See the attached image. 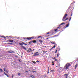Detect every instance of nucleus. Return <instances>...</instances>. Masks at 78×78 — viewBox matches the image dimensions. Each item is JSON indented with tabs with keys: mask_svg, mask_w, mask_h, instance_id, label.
Masks as SVG:
<instances>
[{
	"mask_svg": "<svg viewBox=\"0 0 78 78\" xmlns=\"http://www.w3.org/2000/svg\"><path fill=\"white\" fill-rule=\"evenodd\" d=\"M24 40H26V39H27V40H29L30 41V40H33V39H34V36L32 37H24L23 38Z\"/></svg>",
	"mask_w": 78,
	"mask_h": 78,
	"instance_id": "f257e3e1",
	"label": "nucleus"
},
{
	"mask_svg": "<svg viewBox=\"0 0 78 78\" xmlns=\"http://www.w3.org/2000/svg\"><path fill=\"white\" fill-rule=\"evenodd\" d=\"M67 16V14H65L64 15V16L63 17V18L62 19V21H66V20H68V19H69V18H68L66 19H65L66 18Z\"/></svg>",
	"mask_w": 78,
	"mask_h": 78,
	"instance_id": "f03ea898",
	"label": "nucleus"
},
{
	"mask_svg": "<svg viewBox=\"0 0 78 78\" xmlns=\"http://www.w3.org/2000/svg\"><path fill=\"white\" fill-rule=\"evenodd\" d=\"M39 52H36V53H35V54L34 55V56H39Z\"/></svg>",
	"mask_w": 78,
	"mask_h": 78,
	"instance_id": "7ed1b4c3",
	"label": "nucleus"
},
{
	"mask_svg": "<svg viewBox=\"0 0 78 78\" xmlns=\"http://www.w3.org/2000/svg\"><path fill=\"white\" fill-rule=\"evenodd\" d=\"M64 68L65 69L67 70V69H69V66L67 65V64H66V65H65L64 67Z\"/></svg>",
	"mask_w": 78,
	"mask_h": 78,
	"instance_id": "20e7f679",
	"label": "nucleus"
},
{
	"mask_svg": "<svg viewBox=\"0 0 78 78\" xmlns=\"http://www.w3.org/2000/svg\"><path fill=\"white\" fill-rule=\"evenodd\" d=\"M8 53H14V51H8Z\"/></svg>",
	"mask_w": 78,
	"mask_h": 78,
	"instance_id": "39448f33",
	"label": "nucleus"
},
{
	"mask_svg": "<svg viewBox=\"0 0 78 78\" xmlns=\"http://www.w3.org/2000/svg\"><path fill=\"white\" fill-rule=\"evenodd\" d=\"M23 44H24V42H22V43H19V45H21V46H22V45H23Z\"/></svg>",
	"mask_w": 78,
	"mask_h": 78,
	"instance_id": "423d86ee",
	"label": "nucleus"
},
{
	"mask_svg": "<svg viewBox=\"0 0 78 78\" xmlns=\"http://www.w3.org/2000/svg\"><path fill=\"white\" fill-rule=\"evenodd\" d=\"M64 76L66 77V78H67V76H68V74H65L64 75Z\"/></svg>",
	"mask_w": 78,
	"mask_h": 78,
	"instance_id": "0eeeda50",
	"label": "nucleus"
},
{
	"mask_svg": "<svg viewBox=\"0 0 78 78\" xmlns=\"http://www.w3.org/2000/svg\"><path fill=\"white\" fill-rule=\"evenodd\" d=\"M55 47H56V44L54 45V46L51 48V49L50 50V51H51L52 49L54 48H55Z\"/></svg>",
	"mask_w": 78,
	"mask_h": 78,
	"instance_id": "6e6552de",
	"label": "nucleus"
},
{
	"mask_svg": "<svg viewBox=\"0 0 78 78\" xmlns=\"http://www.w3.org/2000/svg\"><path fill=\"white\" fill-rule=\"evenodd\" d=\"M59 72H61V71H62V68L60 67L59 68Z\"/></svg>",
	"mask_w": 78,
	"mask_h": 78,
	"instance_id": "1a4fd4ad",
	"label": "nucleus"
},
{
	"mask_svg": "<svg viewBox=\"0 0 78 78\" xmlns=\"http://www.w3.org/2000/svg\"><path fill=\"white\" fill-rule=\"evenodd\" d=\"M32 42H33V43H36V40H34L33 41H32Z\"/></svg>",
	"mask_w": 78,
	"mask_h": 78,
	"instance_id": "9d476101",
	"label": "nucleus"
},
{
	"mask_svg": "<svg viewBox=\"0 0 78 78\" xmlns=\"http://www.w3.org/2000/svg\"><path fill=\"white\" fill-rule=\"evenodd\" d=\"M4 73L5 75H6L7 77H9V76L8 75H7L6 73H5V72H4Z\"/></svg>",
	"mask_w": 78,
	"mask_h": 78,
	"instance_id": "9b49d317",
	"label": "nucleus"
},
{
	"mask_svg": "<svg viewBox=\"0 0 78 78\" xmlns=\"http://www.w3.org/2000/svg\"><path fill=\"white\" fill-rule=\"evenodd\" d=\"M9 42H14V41L12 40H10L9 41Z\"/></svg>",
	"mask_w": 78,
	"mask_h": 78,
	"instance_id": "f8f14e48",
	"label": "nucleus"
},
{
	"mask_svg": "<svg viewBox=\"0 0 78 78\" xmlns=\"http://www.w3.org/2000/svg\"><path fill=\"white\" fill-rule=\"evenodd\" d=\"M39 42H40V43H42V42H43V41L42 40H38Z\"/></svg>",
	"mask_w": 78,
	"mask_h": 78,
	"instance_id": "ddd939ff",
	"label": "nucleus"
},
{
	"mask_svg": "<svg viewBox=\"0 0 78 78\" xmlns=\"http://www.w3.org/2000/svg\"><path fill=\"white\" fill-rule=\"evenodd\" d=\"M69 23L67 24L66 26V27H65V28H67V27H69Z\"/></svg>",
	"mask_w": 78,
	"mask_h": 78,
	"instance_id": "4468645a",
	"label": "nucleus"
},
{
	"mask_svg": "<svg viewBox=\"0 0 78 78\" xmlns=\"http://www.w3.org/2000/svg\"><path fill=\"white\" fill-rule=\"evenodd\" d=\"M69 64H70V63H68L67 64H67V66H68V67H70V66H71V65Z\"/></svg>",
	"mask_w": 78,
	"mask_h": 78,
	"instance_id": "2eb2a0df",
	"label": "nucleus"
},
{
	"mask_svg": "<svg viewBox=\"0 0 78 78\" xmlns=\"http://www.w3.org/2000/svg\"><path fill=\"white\" fill-rule=\"evenodd\" d=\"M22 47L23 48V49H24V50H26V48H25V47H24V46H22Z\"/></svg>",
	"mask_w": 78,
	"mask_h": 78,
	"instance_id": "dca6fc26",
	"label": "nucleus"
},
{
	"mask_svg": "<svg viewBox=\"0 0 78 78\" xmlns=\"http://www.w3.org/2000/svg\"><path fill=\"white\" fill-rule=\"evenodd\" d=\"M30 77H31V78H34V76L33 75H31L30 76Z\"/></svg>",
	"mask_w": 78,
	"mask_h": 78,
	"instance_id": "f3484780",
	"label": "nucleus"
},
{
	"mask_svg": "<svg viewBox=\"0 0 78 78\" xmlns=\"http://www.w3.org/2000/svg\"><path fill=\"white\" fill-rule=\"evenodd\" d=\"M54 31H55V32H57V31H59V30H58L56 29H55L54 30Z\"/></svg>",
	"mask_w": 78,
	"mask_h": 78,
	"instance_id": "a211bd4d",
	"label": "nucleus"
},
{
	"mask_svg": "<svg viewBox=\"0 0 78 78\" xmlns=\"http://www.w3.org/2000/svg\"><path fill=\"white\" fill-rule=\"evenodd\" d=\"M30 52H32V51H30L29 50H27V53H30Z\"/></svg>",
	"mask_w": 78,
	"mask_h": 78,
	"instance_id": "6ab92c4d",
	"label": "nucleus"
},
{
	"mask_svg": "<svg viewBox=\"0 0 78 78\" xmlns=\"http://www.w3.org/2000/svg\"><path fill=\"white\" fill-rule=\"evenodd\" d=\"M78 64H76L75 66V69H76V68L77 67V66H78Z\"/></svg>",
	"mask_w": 78,
	"mask_h": 78,
	"instance_id": "aec40b11",
	"label": "nucleus"
},
{
	"mask_svg": "<svg viewBox=\"0 0 78 78\" xmlns=\"http://www.w3.org/2000/svg\"><path fill=\"white\" fill-rule=\"evenodd\" d=\"M66 23H61L60 24V25H64V24H65Z\"/></svg>",
	"mask_w": 78,
	"mask_h": 78,
	"instance_id": "412c9836",
	"label": "nucleus"
},
{
	"mask_svg": "<svg viewBox=\"0 0 78 78\" xmlns=\"http://www.w3.org/2000/svg\"><path fill=\"white\" fill-rule=\"evenodd\" d=\"M41 37H42V36H38L37 38V39H39V38H41Z\"/></svg>",
	"mask_w": 78,
	"mask_h": 78,
	"instance_id": "4be33fe9",
	"label": "nucleus"
},
{
	"mask_svg": "<svg viewBox=\"0 0 78 78\" xmlns=\"http://www.w3.org/2000/svg\"><path fill=\"white\" fill-rule=\"evenodd\" d=\"M43 52H44L43 54L44 55V54H45V53H47V51H43Z\"/></svg>",
	"mask_w": 78,
	"mask_h": 78,
	"instance_id": "5701e85b",
	"label": "nucleus"
},
{
	"mask_svg": "<svg viewBox=\"0 0 78 78\" xmlns=\"http://www.w3.org/2000/svg\"><path fill=\"white\" fill-rule=\"evenodd\" d=\"M29 50H30V51H33V50H31V48H29Z\"/></svg>",
	"mask_w": 78,
	"mask_h": 78,
	"instance_id": "b1692460",
	"label": "nucleus"
},
{
	"mask_svg": "<svg viewBox=\"0 0 78 78\" xmlns=\"http://www.w3.org/2000/svg\"><path fill=\"white\" fill-rule=\"evenodd\" d=\"M51 43L52 44H55V42H51Z\"/></svg>",
	"mask_w": 78,
	"mask_h": 78,
	"instance_id": "393cba45",
	"label": "nucleus"
},
{
	"mask_svg": "<svg viewBox=\"0 0 78 78\" xmlns=\"http://www.w3.org/2000/svg\"><path fill=\"white\" fill-rule=\"evenodd\" d=\"M51 72H55V71L53 70H51Z\"/></svg>",
	"mask_w": 78,
	"mask_h": 78,
	"instance_id": "a878e982",
	"label": "nucleus"
},
{
	"mask_svg": "<svg viewBox=\"0 0 78 78\" xmlns=\"http://www.w3.org/2000/svg\"><path fill=\"white\" fill-rule=\"evenodd\" d=\"M71 18H72V17H70V18L69 19V22H70V20H71Z\"/></svg>",
	"mask_w": 78,
	"mask_h": 78,
	"instance_id": "bb28decb",
	"label": "nucleus"
},
{
	"mask_svg": "<svg viewBox=\"0 0 78 78\" xmlns=\"http://www.w3.org/2000/svg\"><path fill=\"white\" fill-rule=\"evenodd\" d=\"M60 28V27H57V31L58 30H59V29H60V28Z\"/></svg>",
	"mask_w": 78,
	"mask_h": 78,
	"instance_id": "cd10ccee",
	"label": "nucleus"
},
{
	"mask_svg": "<svg viewBox=\"0 0 78 78\" xmlns=\"http://www.w3.org/2000/svg\"><path fill=\"white\" fill-rule=\"evenodd\" d=\"M18 75L19 76H20V73H18Z\"/></svg>",
	"mask_w": 78,
	"mask_h": 78,
	"instance_id": "c85d7f7f",
	"label": "nucleus"
},
{
	"mask_svg": "<svg viewBox=\"0 0 78 78\" xmlns=\"http://www.w3.org/2000/svg\"><path fill=\"white\" fill-rule=\"evenodd\" d=\"M1 37H4V39H6V37H5L1 36Z\"/></svg>",
	"mask_w": 78,
	"mask_h": 78,
	"instance_id": "c756f323",
	"label": "nucleus"
},
{
	"mask_svg": "<svg viewBox=\"0 0 78 78\" xmlns=\"http://www.w3.org/2000/svg\"><path fill=\"white\" fill-rule=\"evenodd\" d=\"M0 70L1 72H3V70H2V69H0Z\"/></svg>",
	"mask_w": 78,
	"mask_h": 78,
	"instance_id": "7c9ffc66",
	"label": "nucleus"
},
{
	"mask_svg": "<svg viewBox=\"0 0 78 78\" xmlns=\"http://www.w3.org/2000/svg\"><path fill=\"white\" fill-rule=\"evenodd\" d=\"M31 42H32V41H31L29 43V44H31Z\"/></svg>",
	"mask_w": 78,
	"mask_h": 78,
	"instance_id": "2f4dec72",
	"label": "nucleus"
},
{
	"mask_svg": "<svg viewBox=\"0 0 78 78\" xmlns=\"http://www.w3.org/2000/svg\"><path fill=\"white\" fill-rule=\"evenodd\" d=\"M55 61H57L58 62V59H57L56 58L55 60Z\"/></svg>",
	"mask_w": 78,
	"mask_h": 78,
	"instance_id": "473e14b6",
	"label": "nucleus"
},
{
	"mask_svg": "<svg viewBox=\"0 0 78 78\" xmlns=\"http://www.w3.org/2000/svg\"><path fill=\"white\" fill-rule=\"evenodd\" d=\"M58 66L59 67L60 66V64H59V63H58Z\"/></svg>",
	"mask_w": 78,
	"mask_h": 78,
	"instance_id": "72a5a7b5",
	"label": "nucleus"
},
{
	"mask_svg": "<svg viewBox=\"0 0 78 78\" xmlns=\"http://www.w3.org/2000/svg\"><path fill=\"white\" fill-rule=\"evenodd\" d=\"M36 62H39V61L38 60H37V61H36Z\"/></svg>",
	"mask_w": 78,
	"mask_h": 78,
	"instance_id": "f704fd0d",
	"label": "nucleus"
},
{
	"mask_svg": "<svg viewBox=\"0 0 78 78\" xmlns=\"http://www.w3.org/2000/svg\"><path fill=\"white\" fill-rule=\"evenodd\" d=\"M46 34H50V32H48L46 33Z\"/></svg>",
	"mask_w": 78,
	"mask_h": 78,
	"instance_id": "c9c22d12",
	"label": "nucleus"
},
{
	"mask_svg": "<svg viewBox=\"0 0 78 78\" xmlns=\"http://www.w3.org/2000/svg\"><path fill=\"white\" fill-rule=\"evenodd\" d=\"M25 72H27V73H28V71L26 70V71H25Z\"/></svg>",
	"mask_w": 78,
	"mask_h": 78,
	"instance_id": "e433bc0d",
	"label": "nucleus"
},
{
	"mask_svg": "<svg viewBox=\"0 0 78 78\" xmlns=\"http://www.w3.org/2000/svg\"><path fill=\"white\" fill-rule=\"evenodd\" d=\"M33 62H34V64H36V62H35L34 61Z\"/></svg>",
	"mask_w": 78,
	"mask_h": 78,
	"instance_id": "4c0bfd02",
	"label": "nucleus"
},
{
	"mask_svg": "<svg viewBox=\"0 0 78 78\" xmlns=\"http://www.w3.org/2000/svg\"><path fill=\"white\" fill-rule=\"evenodd\" d=\"M57 57H59V54H57Z\"/></svg>",
	"mask_w": 78,
	"mask_h": 78,
	"instance_id": "58836bf2",
	"label": "nucleus"
},
{
	"mask_svg": "<svg viewBox=\"0 0 78 78\" xmlns=\"http://www.w3.org/2000/svg\"><path fill=\"white\" fill-rule=\"evenodd\" d=\"M4 71H5V72H6V70H5V68H4Z\"/></svg>",
	"mask_w": 78,
	"mask_h": 78,
	"instance_id": "ea45409f",
	"label": "nucleus"
},
{
	"mask_svg": "<svg viewBox=\"0 0 78 78\" xmlns=\"http://www.w3.org/2000/svg\"><path fill=\"white\" fill-rule=\"evenodd\" d=\"M24 44V45H27V44H25V43H24V44Z\"/></svg>",
	"mask_w": 78,
	"mask_h": 78,
	"instance_id": "a19ab883",
	"label": "nucleus"
},
{
	"mask_svg": "<svg viewBox=\"0 0 78 78\" xmlns=\"http://www.w3.org/2000/svg\"><path fill=\"white\" fill-rule=\"evenodd\" d=\"M36 71H33V73H34V72H36Z\"/></svg>",
	"mask_w": 78,
	"mask_h": 78,
	"instance_id": "79ce46f5",
	"label": "nucleus"
},
{
	"mask_svg": "<svg viewBox=\"0 0 78 78\" xmlns=\"http://www.w3.org/2000/svg\"><path fill=\"white\" fill-rule=\"evenodd\" d=\"M6 73H8V71L7 70L6 71Z\"/></svg>",
	"mask_w": 78,
	"mask_h": 78,
	"instance_id": "37998d69",
	"label": "nucleus"
},
{
	"mask_svg": "<svg viewBox=\"0 0 78 78\" xmlns=\"http://www.w3.org/2000/svg\"><path fill=\"white\" fill-rule=\"evenodd\" d=\"M57 52V50H56L55 52V53H56Z\"/></svg>",
	"mask_w": 78,
	"mask_h": 78,
	"instance_id": "c03bdc74",
	"label": "nucleus"
},
{
	"mask_svg": "<svg viewBox=\"0 0 78 78\" xmlns=\"http://www.w3.org/2000/svg\"><path fill=\"white\" fill-rule=\"evenodd\" d=\"M49 70H50V69H49V67H48V71H49Z\"/></svg>",
	"mask_w": 78,
	"mask_h": 78,
	"instance_id": "a18cd8bd",
	"label": "nucleus"
},
{
	"mask_svg": "<svg viewBox=\"0 0 78 78\" xmlns=\"http://www.w3.org/2000/svg\"><path fill=\"white\" fill-rule=\"evenodd\" d=\"M49 73V71H48V74Z\"/></svg>",
	"mask_w": 78,
	"mask_h": 78,
	"instance_id": "49530a36",
	"label": "nucleus"
},
{
	"mask_svg": "<svg viewBox=\"0 0 78 78\" xmlns=\"http://www.w3.org/2000/svg\"><path fill=\"white\" fill-rule=\"evenodd\" d=\"M12 78H13V77H14V75H12Z\"/></svg>",
	"mask_w": 78,
	"mask_h": 78,
	"instance_id": "de8ad7c7",
	"label": "nucleus"
},
{
	"mask_svg": "<svg viewBox=\"0 0 78 78\" xmlns=\"http://www.w3.org/2000/svg\"><path fill=\"white\" fill-rule=\"evenodd\" d=\"M54 62H53V61H52V64L54 63Z\"/></svg>",
	"mask_w": 78,
	"mask_h": 78,
	"instance_id": "09e8293b",
	"label": "nucleus"
},
{
	"mask_svg": "<svg viewBox=\"0 0 78 78\" xmlns=\"http://www.w3.org/2000/svg\"><path fill=\"white\" fill-rule=\"evenodd\" d=\"M56 59V57H54V59Z\"/></svg>",
	"mask_w": 78,
	"mask_h": 78,
	"instance_id": "8fccbe9b",
	"label": "nucleus"
},
{
	"mask_svg": "<svg viewBox=\"0 0 78 78\" xmlns=\"http://www.w3.org/2000/svg\"><path fill=\"white\" fill-rule=\"evenodd\" d=\"M52 65H53V66H54V65H55V64L53 63V64H52Z\"/></svg>",
	"mask_w": 78,
	"mask_h": 78,
	"instance_id": "3c124183",
	"label": "nucleus"
},
{
	"mask_svg": "<svg viewBox=\"0 0 78 78\" xmlns=\"http://www.w3.org/2000/svg\"><path fill=\"white\" fill-rule=\"evenodd\" d=\"M72 14H72V13L71 14V15L70 16L71 17L72 16Z\"/></svg>",
	"mask_w": 78,
	"mask_h": 78,
	"instance_id": "603ef678",
	"label": "nucleus"
},
{
	"mask_svg": "<svg viewBox=\"0 0 78 78\" xmlns=\"http://www.w3.org/2000/svg\"><path fill=\"white\" fill-rule=\"evenodd\" d=\"M9 44H12V43H8Z\"/></svg>",
	"mask_w": 78,
	"mask_h": 78,
	"instance_id": "864d4df0",
	"label": "nucleus"
},
{
	"mask_svg": "<svg viewBox=\"0 0 78 78\" xmlns=\"http://www.w3.org/2000/svg\"><path fill=\"white\" fill-rule=\"evenodd\" d=\"M48 36H46V37H48Z\"/></svg>",
	"mask_w": 78,
	"mask_h": 78,
	"instance_id": "5fc2aeb1",
	"label": "nucleus"
},
{
	"mask_svg": "<svg viewBox=\"0 0 78 78\" xmlns=\"http://www.w3.org/2000/svg\"><path fill=\"white\" fill-rule=\"evenodd\" d=\"M46 39H48V38H46Z\"/></svg>",
	"mask_w": 78,
	"mask_h": 78,
	"instance_id": "6e6d98bb",
	"label": "nucleus"
},
{
	"mask_svg": "<svg viewBox=\"0 0 78 78\" xmlns=\"http://www.w3.org/2000/svg\"><path fill=\"white\" fill-rule=\"evenodd\" d=\"M29 71H30V72H31V70H29Z\"/></svg>",
	"mask_w": 78,
	"mask_h": 78,
	"instance_id": "4d7b16f0",
	"label": "nucleus"
},
{
	"mask_svg": "<svg viewBox=\"0 0 78 78\" xmlns=\"http://www.w3.org/2000/svg\"><path fill=\"white\" fill-rule=\"evenodd\" d=\"M34 51V49H33V51Z\"/></svg>",
	"mask_w": 78,
	"mask_h": 78,
	"instance_id": "13d9d810",
	"label": "nucleus"
},
{
	"mask_svg": "<svg viewBox=\"0 0 78 78\" xmlns=\"http://www.w3.org/2000/svg\"><path fill=\"white\" fill-rule=\"evenodd\" d=\"M32 54H33V53H32Z\"/></svg>",
	"mask_w": 78,
	"mask_h": 78,
	"instance_id": "bf43d9fd",
	"label": "nucleus"
},
{
	"mask_svg": "<svg viewBox=\"0 0 78 78\" xmlns=\"http://www.w3.org/2000/svg\"><path fill=\"white\" fill-rule=\"evenodd\" d=\"M42 37L41 38V39H42Z\"/></svg>",
	"mask_w": 78,
	"mask_h": 78,
	"instance_id": "052dcab7",
	"label": "nucleus"
},
{
	"mask_svg": "<svg viewBox=\"0 0 78 78\" xmlns=\"http://www.w3.org/2000/svg\"><path fill=\"white\" fill-rule=\"evenodd\" d=\"M45 47H46V46H45Z\"/></svg>",
	"mask_w": 78,
	"mask_h": 78,
	"instance_id": "680f3d73",
	"label": "nucleus"
}]
</instances>
